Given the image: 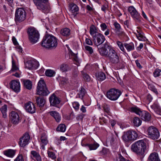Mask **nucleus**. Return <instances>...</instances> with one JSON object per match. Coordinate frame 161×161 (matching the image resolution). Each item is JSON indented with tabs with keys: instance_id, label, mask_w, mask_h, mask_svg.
I'll return each instance as SVG.
<instances>
[{
	"instance_id": "nucleus-27",
	"label": "nucleus",
	"mask_w": 161,
	"mask_h": 161,
	"mask_svg": "<svg viewBox=\"0 0 161 161\" xmlns=\"http://www.w3.org/2000/svg\"><path fill=\"white\" fill-rule=\"evenodd\" d=\"M60 33L64 36H68L70 34V30L69 29L67 28H63L61 30Z\"/></svg>"
},
{
	"instance_id": "nucleus-33",
	"label": "nucleus",
	"mask_w": 161,
	"mask_h": 161,
	"mask_svg": "<svg viewBox=\"0 0 161 161\" xmlns=\"http://www.w3.org/2000/svg\"><path fill=\"white\" fill-rule=\"evenodd\" d=\"M124 45L128 52L133 50L135 49L134 45L133 43H125L124 44Z\"/></svg>"
},
{
	"instance_id": "nucleus-49",
	"label": "nucleus",
	"mask_w": 161,
	"mask_h": 161,
	"mask_svg": "<svg viewBox=\"0 0 161 161\" xmlns=\"http://www.w3.org/2000/svg\"><path fill=\"white\" fill-rule=\"evenodd\" d=\"M85 50L88 51L90 54H92L93 53V50L92 48L88 46H85Z\"/></svg>"
},
{
	"instance_id": "nucleus-26",
	"label": "nucleus",
	"mask_w": 161,
	"mask_h": 161,
	"mask_svg": "<svg viewBox=\"0 0 161 161\" xmlns=\"http://www.w3.org/2000/svg\"><path fill=\"white\" fill-rule=\"evenodd\" d=\"M86 146L88 147L90 150H95L99 146V145L96 142L93 143L87 144Z\"/></svg>"
},
{
	"instance_id": "nucleus-55",
	"label": "nucleus",
	"mask_w": 161,
	"mask_h": 161,
	"mask_svg": "<svg viewBox=\"0 0 161 161\" xmlns=\"http://www.w3.org/2000/svg\"><path fill=\"white\" fill-rule=\"evenodd\" d=\"M72 105L73 108L76 110H78L79 109L80 105L79 103L76 102H74L73 103Z\"/></svg>"
},
{
	"instance_id": "nucleus-61",
	"label": "nucleus",
	"mask_w": 161,
	"mask_h": 161,
	"mask_svg": "<svg viewBox=\"0 0 161 161\" xmlns=\"http://www.w3.org/2000/svg\"><path fill=\"white\" fill-rule=\"evenodd\" d=\"M16 49L19 52L21 53L22 52V48L19 45H17L16 47Z\"/></svg>"
},
{
	"instance_id": "nucleus-57",
	"label": "nucleus",
	"mask_w": 161,
	"mask_h": 161,
	"mask_svg": "<svg viewBox=\"0 0 161 161\" xmlns=\"http://www.w3.org/2000/svg\"><path fill=\"white\" fill-rule=\"evenodd\" d=\"M100 27L101 30L103 31H104L106 30L107 29V26L106 25L105 23H103L100 25Z\"/></svg>"
},
{
	"instance_id": "nucleus-34",
	"label": "nucleus",
	"mask_w": 161,
	"mask_h": 161,
	"mask_svg": "<svg viewBox=\"0 0 161 161\" xmlns=\"http://www.w3.org/2000/svg\"><path fill=\"white\" fill-rule=\"evenodd\" d=\"M97 30L96 27L95 26L93 25H92L90 27V35L92 36V37L93 36H95V35L97 33Z\"/></svg>"
},
{
	"instance_id": "nucleus-29",
	"label": "nucleus",
	"mask_w": 161,
	"mask_h": 161,
	"mask_svg": "<svg viewBox=\"0 0 161 161\" xmlns=\"http://www.w3.org/2000/svg\"><path fill=\"white\" fill-rule=\"evenodd\" d=\"M36 102L38 105L42 107L45 103V100L42 97H39L36 98Z\"/></svg>"
},
{
	"instance_id": "nucleus-4",
	"label": "nucleus",
	"mask_w": 161,
	"mask_h": 161,
	"mask_svg": "<svg viewBox=\"0 0 161 161\" xmlns=\"http://www.w3.org/2000/svg\"><path fill=\"white\" fill-rule=\"evenodd\" d=\"M36 91V94L40 95L46 96L49 93L44 80H41L38 82Z\"/></svg>"
},
{
	"instance_id": "nucleus-47",
	"label": "nucleus",
	"mask_w": 161,
	"mask_h": 161,
	"mask_svg": "<svg viewBox=\"0 0 161 161\" xmlns=\"http://www.w3.org/2000/svg\"><path fill=\"white\" fill-rule=\"evenodd\" d=\"M47 154L48 157L54 160L56 158V157L55 155V154L53 152L48 151Z\"/></svg>"
},
{
	"instance_id": "nucleus-17",
	"label": "nucleus",
	"mask_w": 161,
	"mask_h": 161,
	"mask_svg": "<svg viewBox=\"0 0 161 161\" xmlns=\"http://www.w3.org/2000/svg\"><path fill=\"white\" fill-rule=\"evenodd\" d=\"M128 10L133 18L136 19H138L139 18L140 15L133 6L129 7L128 8Z\"/></svg>"
},
{
	"instance_id": "nucleus-42",
	"label": "nucleus",
	"mask_w": 161,
	"mask_h": 161,
	"mask_svg": "<svg viewBox=\"0 0 161 161\" xmlns=\"http://www.w3.org/2000/svg\"><path fill=\"white\" fill-rule=\"evenodd\" d=\"M147 84L148 88L149 89L151 90L156 94H158V92L157 89L155 88V86L154 85L149 83H147Z\"/></svg>"
},
{
	"instance_id": "nucleus-60",
	"label": "nucleus",
	"mask_w": 161,
	"mask_h": 161,
	"mask_svg": "<svg viewBox=\"0 0 161 161\" xmlns=\"http://www.w3.org/2000/svg\"><path fill=\"white\" fill-rule=\"evenodd\" d=\"M86 42L87 44L90 45H92L93 44L92 41L89 38H86Z\"/></svg>"
},
{
	"instance_id": "nucleus-59",
	"label": "nucleus",
	"mask_w": 161,
	"mask_h": 161,
	"mask_svg": "<svg viewBox=\"0 0 161 161\" xmlns=\"http://www.w3.org/2000/svg\"><path fill=\"white\" fill-rule=\"evenodd\" d=\"M108 5L107 4H105L102 6L101 9L103 11L105 12L106 10L108 9Z\"/></svg>"
},
{
	"instance_id": "nucleus-63",
	"label": "nucleus",
	"mask_w": 161,
	"mask_h": 161,
	"mask_svg": "<svg viewBox=\"0 0 161 161\" xmlns=\"http://www.w3.org/2000/svg\"><path fill=\"white\" fill-rule=\"evenodd\" d=\"M80 110L82 113H85L86 112V108L83 105L81 106Z\"/></svg>"
},
{
	"instance_id": "nucleus-6",
	"label": "nucleus",
	"mask_w": 161,
	"mask_h": 161,
	"mask_svg": "<svg viewBox=\"0 0 161 161\" xmlns=\"http://www.w3.org/2000/svg\"><path fill=\"white\" fill-rule=\"evenodd\" d=\"M122 94L121 91L118 89L112 88L107 92L106 96L111 101L117 100Z\"/></svg>"
},
{
	"instance_id": "nucleus-8",
	"label": "nucleus",
	"mask_w": 161,
	"mask_h": 161,
	"mask_svg": "<svg viewBox=\"0 0 161 161\" xmlns=\"http://www.w3.org/2000/svg\"><path fill=\"white\" fill-rule=\"evenodd\" d=\"M29 40L32 44L36 43L39 38V33L37 31L34 29H29L28 30Z\"/></svg>"
},
{
	"instance_id": "nucleus-11",
	"label": "nucleus",
	"mask_w": 161,
	"mask_h": 161,
	"mask_svg": "<svg viewBox=\"0 0 161 161\" xmlns=\"http://www.w3.org/2000/svg\"><path fill=\"white\" fill-rule=\"evenodd\" d=\"M93 42L97 46H98L103 43L105 40L104 36L102 34L97 33L93 37Z\"/></svg>"
},
{
	"instance_id": "nucleus-51",
	"label": "nucleus",
	"mask_w": 161,
	"mask_h": 161,
	"mask_svg": "<svg viewBox=\"0 0 161 161\" xmlns=\"http://www.w3.org/2000/svg\"><path fill=\"white\" fill-rule=\"evenodd\" d=\"M103 107L105 112L107 113H109V108L108 105L106 104H104L103 105Z\"/></svg>"
},
{
	"instance_id": "nucleus-32",
	"label": "nucleus",
	"mask_w": 161,
	"mask_h": 161,
	"mask_svg": "<svg viewBox=\"0 0 161 161\" xmlns=\"http://www.w3.org/2000/svg\"><path fill=\"white\" fill-rule=\"evenodd\" d=\"M24 87L26 89L31 90L32 88V84L31 81L29 80H26L23 81Z\"/></svg>"
},
{
	"instance_id": "nucleus-31",
	"label": "nucleus",
	"mask_w": 161,
	"mask_h": 161,
	"mask_svg": "<svg viewBox=\"0 0 161 161\" xmlns=\"http://www.w3.org/2000/svg\"><path fill=\"white\" fill-rule=\"evenodd\" d=\"M97 79L100 81H103L106 78L105 74L103 72H100L96 74Z\"/></svg>"
},
{
	"instance_id": "nucleus-53",
	"label": "nucleus",
	"mask_w": 161,
	"mask_h": 161,
	"mask_svg": "<svg viewBox=\"0 0 161 161\" xmlns=\"http://www.w3.org/2000/svg\"><path fill=\"white\" fill-rule=\"evenodd\" d=\"M85 89L82 88H81L79 93V97L80 98H82L85 95Z\"/></svg>"
},
{
	"instance_id": "nucleus-18",
	"label": "nucleus",
	"mask_w": 161,
	"mask_h": 161,
	"mask_svg": "<svg viewBox=\"0 0 161 161\" xmlns=\"http://www.w3.org/2000/svg\"><path fill=\"white\" fill-rule=\"evenodd\" d=\"M48 142L47 136L45 133H42L41 136L40 145L43 149H45V146L48 143Z\"/></svg>"
},
{
	"instance_id": "nucleus-3",
	"label": "nucleus",
	"mask_w": 161,
	"mask_h": 161,
	"mask_svg": "<svg viewBox=\"0 0 161 161\" xmlns=\"http://www.w3.org/2000/svg\"><path fill=\"white\" fill-rule=\"evenodd\" d=\"M42 47L47 48H55L58 45L57 38L54 36L47 34L44 37L41 43Z\"/></svg>"
},
{
	"instance_id": "nucleus-14",
	"label": "nucleus",
	"mask_w": 161,
	"mask_h": 161,
	"mask_svg": "<svg viewBox=\"0 0 161 161\" xmlns=\"http://www.w3.org/2000/svg\"><path fill=\"white\" fill-rule=\"evenodd\" d=\"M10 88L15 92H19L20 90V85L19 80H12L10 83Z\"/></svg>"
},
{
	"instance_id": "nucleus-52",
	"label": "nucleus",
	"mask_w": 161,
	"mask_h": 161,
	"mask_svg": "<svg viewBox=\"0 0 161 161\" xmlns=\"http://www.w3.org/2000/svg\"><path fill=\"white\" fill-rule=\"evenodd\" d=\"M152 108L155 111H157V110L160 109V107L156 103L153 104L152 106H151Z\"/></svg>"
},
{
	"instance_id": "nucleus-41",
	"label": "nucleus",
	"mask_w": 161,
	"mask_h": 161,
	"mask_svg": "<svg viewBox=\"0 0 161 161\" xmlns=\"http://www.w3.org/2000/svg\"><path fill=\"white\" fill-rule=\"evenodd\" d=\"M66 129V126L64 124H60L57 128V130L62 132H64Z\"/></svg>"
},
{
	"instance_id": "nucleus-64",
	"label": "nucleus",
	"mask_w": 161,
	"mask_h": 161,
	"mask_svg": "<svg viewBox=\"0 0 161 161\" xmlns=\"http://www.w3.org/2000/svg\"><path fill=\"white\" fill-rule=\"evenodd\" d=\"M135 63L136 64L137 66L140 68H142V67L140 63H139L138 60H136L135 61Z\"/></svg>"
},
{
	"instance_id": "nucleus-12",
	"label": "nucleus",
	"mask_w": 161,
	"mask_h": 161,
	"mask_svg": "<svg viewBox=\"0 0 161 161\" xmlns=\"http://www.w3.org/2000/svg\"><path fill=\"white\" fill-rule=\"evenodd\" d=\"M25 64V67L29 69H36L39 65V62L34 59L28 61Z\"/></svg>"
},
{
	"instance_id": "nucleus-62",
	"label": "nucleus",
	"mask_w": 161,
	"mask_h": 161,
	"mask_svg": "<svg viewBox=\"0 0 161 161\" xmlns=\"http://www.w3.org/2000/svg\"><path fill=\"white\" fill-rule=\"evenodd\" d=\"M12 40L13 43L14 45H18V43L17 41L16 38L14 37L13 36L12 37Z\"/></svg>"
},
{
	"instance_id": "nucleus-39",
	"label": "nucleus",
	"mask_w": 161,
	"mask_h": 161,
	"mask_svg": "<svg viewBox=\"0 0 161 161\" xmlns=\"http://www.w3.org/2000/svg\"><path fill=\"white\" fill-rule=\"evenodd\" d=\"M55 74V71L52 70L47 69L45 72V74L47 76L52 77L54 76Z\"/></svg>"
},
{
	"instance_id": "nucleus-9",
	"label": "nucleus",
	"mask_w": 161,
	"mask_h": 161,
	"mask_svg": "<svg viewBox=\"0 0 161 161\" xmlns=\"http://www.w3.org/2000/svg\"><path fill=\"white\" fill-rule=\"evenodd\" d=\"M37 8L40 10H44L48 9L49 3L48 0H33Z\"/></svg>"
},
{
	"instance_id": "nucleus-2",
	"label": "nucleus",
	"mask_w": 161,
	"mask_h": 161,
	"mask_svg": "<svg viewBox=\"0 0 161 161\" xmlns=\"http://www.w3.org/2000/svg\"><path fill=\"white\" fill-rule=\"evenodd\" d=\"M149 141L146 139L139 140L132 144L131 150L138 155L143 156L148 144Z\"/></svg>"
},
{
	"instance_id": "nucleus-44",
	"label": "nucleus",
	"mask_w": 161,
	"mask_h": 161,
	"mask_svg": "<svg viewBox=\"0 0 161 161\" xmlns=\"http://www.w3.org/2000/svg\"><path fill=\"white\" fill-rule=\"evenodd\" d=\"M83 77L84 79L87 81H89L90 80V77L86 73L84 72V70L82 72Z\"/></svg>"
},
{
	"instance_id": "nucleus-7",
	"label": "nucleus",
	"mask_w": 161,
	"mask_h": 161,
	"mask_svg": "<svg viewBox=\"0 0 161 161\" xmlns=\"http://www.w3.org/2000/svg\"><path fill=\"white\" fill-rule=\"evenodd\" d=\"M26 14L24 9L22 8H19L16 9L14 19L16 23L24 21L26 19Z\"/></svg>"
},
{
	"instance_id": "nucleus-1",
	"label": "nucleus",
	"mask_w": 161,
	"mask_h": 161,
	"mask_svg": "<svg viewBox=\"0 0 161 161\" xmlns=\"http://www.w3.org/2000/svg\"><path fill=\"white\" fill-rule=\"evenodd\" d=\"M108 50L104 48H101L99 50L100 53L102 56H105L110 62L113 64L119 63V59L116 52L111 47H107Z\"/></svg>"
},
{
	"instance_id": "nucleus-38",
	"label": "nucleus",
	"mask_w": 161,
	"mask_h": 161,
	"mask_svg": "<svg viewBox=\"0 0 161 161\" xmlns=\"http://www.w3.org/2000/svg\"><path fill=\"white\" fill-rule=\"evenodd\" d=\"M7 106L6 104L4 105L0 108L3 117L6 118L7 117Z\"/></svg>"
},
{
	"instance_id": "nucleus-37",
	"label": "nucleus",
	"mask_w": 161,
	"mask_h": 161,
	"mask_svg": "<svg viewBox=\"0 0 161 161\" xmlns=\"http://www.w3.org/2000/svg\"><path fill=\"white\" fill-rule=\"evenodd\" d=\"M115 32L119 37H123L126 36V34L121 28L119 30H115Z\"/></svg>"
},
{
	"instance_id": "nucleus-23",
	"label": "nucleus",
	"mask_w": 161,
	"mask_h": 161,
	"mask_svg": "<svg viewBox=\"0 0 161 161\" xmlns=\"http://www.w3.org/2000/svg\"><path fill=\"white\" fill-rule=\"evenodd\" d=\"M31 158L34 159H36L37 161H42L41 156L39 153L35 151H31Z\"/></svg>"
},
{
	"instance_id": "nucleus-20",
	"label": "nucleus",
	"mask_w": 161,
	"mask_h": 161,
	"mask_svg": "<svg viewBox=\"0 0 161 161\" xmlns=\"http://www.w3.org/2000/svg\"><path fill=\"white\" fill-rule=\"evenodd\" d=\"M140 116L141 117L142 119L145 121H149L151 119L150 114L148 112L145 111H142Z\"/></svg>"
},
{
	"instance_id": "nucleus-46",
	"label": "nucleus",
	"mask_w": 161,
	"mask_h": 161,
	"mask_svg": "<svg viewBox=\"0 0 161 161\" xmlns=\"http://www.w3.org/2000/svg\"><path fill=\"white\" fill-rule=\"evenodd\" d=\"M60 81L61 84L63 85H67L69 83L68 79L64 77H61Z\"/></svg>"
},
{
	"instance_id": "nucleus-13",
	"label": "nucleus",
	"mask_w": 161,
	"mask_h": 161,
	"mask_svg": "<svg viewBox=\"0 0 161 161\" xmlns=\"http://www.w3.org/2000/svg\"><path fill=\"white\" fill-rule=\"evenodd\" d=\"M30 139V136L29 134L25 133L20 138L19 142V146L22 147H24L27 145Z\"/></svg>"
},
{
	"instance_id": "nucleus-54",
	"label": "nucleus",
	"mask_w": 161,
	"mask_h": 161,
	"mask_svg": "<svg viewBox=\"0 0 161 161\" xmlns=\"http://www.w3.org/2000/svg\"><path fill=\"white\" fill-rule=\"evenodd\" d=\"M14 161H24L23 157L22 155L19 154L14 160Z\"/></svg>"
},
{
	"instance_id": "nucleus-22",
	"label": "nucleus",
	"mask_w": 161,
	"mask_h": 161,
	"mask_svg": "<svg viewBox=\"0 0 161 161\" xmlns=\"http://www.w3.org/2000/svg\"><path fill=\"white\" fill-rule=\"evenodd\" d=\"M149 161H160L157 153L154 152L151 153L149 157Z\"/></svg>"
},
{
	"instance_id": "nucleus-35",
	"label": "nucleus",
	"mask_w": 161,
	"mask_h": 161,
	"mask_svg": "<svg viewBox=\"0 0 161 161\" xmlns=\"http://www.w3.org/2000/svg\"><path fill=\"white\" fill-rule=\"evenodd\" d=\"M70 10L72 13H74L77 12L79 10L78 7L74 3H71L69 5Z\"/></svg>"
},
{
	"instance_id": "nucleus-43",
	"label": "nucleus",
	"mask_w": 161,
	"mask_h": 161,
	"mask_svg": "<svg viewBox=\"0 0 161 161\" xmlns=\"http://www.w3.org/2000/svg\"><path fill=\"white\" fill-rule=\"evenodd\" d=\"M19 69L16 66L15 62L14 60L12 61V69L10 71V73L12 72H15Z\"/></svg>"
},
{
	"instance_id": "nucleus-24",
	"label": "nucleus",
	"mask_w": 161,
	"mask_h": 161,
	"mask_svg": "<svg viewBox=\"0 0 161 161\" xmlns=\"http://www.w3.org/2000/svg\"><path fill=\"white\" fill-rule=\"evenodd\" d=\"M15 150L9 149L4 151L3 153L5 155L8 157L12 158L15 155Z\"/></svg>"
},
{
	"instance_id": "nucleus-21",
	"label": "nucleus",
	"mask_w": 161,
	"mask_h": 161,
	"mask_svg": "<svg viewBox=\"0 0 161 161\" xmlns=\"http://www.w3.org/2000/svg\"><path fill=\"white\" fill-rule=\"evenodd\" d=\"M50 115L53 117L56 122H59L61 120V117L59 113L55 111H51L49 112Z\"/></svg>"
},
{
	"instance_id": "nucleus-5",
	"label": "nucleus",
	"mask_w": 161,
	"mask_h": 161,
	"mask_svg": "<svg viewBox=\"0 0 161 161\" xmlns=\"http://www.w3.org/2000/svg\"><path fill=\"white\" fill-rule=\"evenodd\" d=\"M138 136V135L135 131L130 130L124 132L122 137L125 142H128L136 140Z\"/></svg>"
},
{
	"instance_id": "nucleus-16",
	"label": "nucleus",
	"mask_w": 161,
	"mask_h": 161,
	"mask_svg": "<svg viewBox=\"0 0 161 161\" xmlns=\"http://www.w3.org/2000/svg\"><path fill=\"white\" fill-rule=\"evenodd\" d=\"M25 108L26 111L30 113H34L36 112V108L34 104L31 102H29L25 104Z\"/></svg>"
},
{
	"instance_id": "nucleus-28",
	"label": "nucleus",
	"mask_w": 161,
	"mask_h": 161,
	"mask_svg": "<svg viewBox=\"0 0 161 161\" xmlns=\"http://www.w3.org/2000/svg\"><path fill=\"white\" fill-rule=\"evenodd\" d=\"M133 125L135 126L138 127L142 124V121L140 119L137 117H134L132 120Z\"/></svg>"
},
{
	"instance_id": "nucleus-56",
	"label": "nucleus",
	"mask_w": 161,
	"mask_h": 161,
	"mask_svg": "<svg viewBox=\"0 0 161 161\" xmlns=\"http://www.w3.org/2000/svg\"><path fill=\"white\" fill-rule=\"evenodd\" d=\"M74 63L77 66L79 65V60L76 55H75L73 58Z\"/></svg>"
},
{
	"instance_id": "nucleus-50",
	"label": "nucleus",
	"mask_w": 161,
	"mask_h": 161,
	"mask_svg": "<svg viewBox=\"0 0 161 161\" xmlns=\"http://www.w3.org/2000/svg\"><path fill=\"white\" fill-rule=\"evenodd\" d=\"M116 43L120 49L123 52H124L125 49L124 47L123 44L119 41H118L116 42Z\"/></svg>"
},
{
	"instance_id": "nucleus-40",
	"label": "nucleus",
	"mask_w": 161,
	"mask_h": 161,
	"mask_svg": "<svg viewBox=\"0 0 161 161\" xmlns=\"http://www.w3.org/2000/svg\"><path fill=\"white\" fill-rule=\"evenodd\" d=\"M60 69L63 72H66L69 70L70 68L67 64H63L60 66Z\"/></svg>"
},
{
	"instance_id": "nucleus-10",
	"label": "nucleus",
	"mask_w": 161,
	"mask_h": 161,
	"mask_svg": "<svg viewBox=\"0 0 161 161\" xmlns=\"http://www.w3.org/2000/svg\"><path fill=\"white\" fill-rule=\"evenodd\" d=\"M147 135L149 137L153 140L158 139L160 136L158 130L155 127L151 126L148 128Z\"/></svg>"
},
{
	"instance_id": "nucleus-48",
	"label": "nucleus",
	"mask_w": 161,
	"mask_h": 161,
	"mask_svg": "<svg viewBox=\"0 0 161 161\" xmlns=\"http://www.w3.org/2000/svg\"><path fill=\"white\" fill-rule=\"evenodd\" d=\"M115 161H129L128 160H126L122 155L119 154L117 156Z\"/></svg>"
},
{
	"instance_id": "nucleus-30",
	"label": "nucleus",
	"mask_w": 161,
	"mask_h": 161,
	"mask_svg": "<svg viewBox=\"0 0 161 161\" xmlns=\"http://www.w3.org/2000/svg\"><path fill=\"white\" fill-rule=\"evenodd\" d=\"M136 35L137 39L140 41H145L147 40L146 37L144 36L143 33L142 32L137 31V33L136 34Z\"/></svg>"
},
{
	"instance_id": "nucleus-45",
	"label": "nucleus",
	"mask_w": 161,
	"mask_h": 161,
	"mask_svg": "<svg viewBox=\"0 0 161 161\" xmlns=\"http://www.w3.org/2000/svg\"><path fill=\"white\" fill-rule=\"evenodd\" d=\"M153 74L155 77L159 76H161V70L158 69H156L154 72Z\"/></svg>"
},
{
	"instance_id": "nucleus-36",
	"label": "nucleus",
	"mask_w": 161,
	"mask_h": 161,
	"mask_svg": "<svg viewBox=\"0 0 161 161\" xmlns=\"http://www.w3.org/2000/svg\"><path fill=\"white\" fill-rule=\"evenodd\" d=\"M99 154L101 156H108L109 155L110 152L108 149L106 148H103L102 150L99 152Z\"/></svg>"
},
{
	"instance_id": "nucleus-15",
	"label": "nucleus",
	"mask_w": 161,
	"mask_h": 161,
	"mask_svg": "<svg viewBox=\"0 0 161 161\" xmlns=\"http://www.w3.org/2000/svg\"><path fill=\"white\" fill-rule=\"evenodd\" d=\"M10 118L12 122L14 124H17L19 123V117L18 114L14 111H12L9 114Z\"/></svg>"
},
{
	"instance_id": "nucleus-19",
	"label": "nucleus",
	"mask_w": 161,
	"mask_h": 161,
	"mask_svg": "<svg viewBox=\"0 0 161 161\" xmlns=\"http://www.w3.org/2000/svg\"><path fill=\"white\" fill-rule=\"evenodd\" d=\"M49 101L51 105L55 106L59 104L60 102L59 99L54 94L52 95L50 97Z\"/></svg>"
},
{
	"instance_id": "nucleus-58",
	"label": "nucleus",
	"mask_w": 161,
	"mask_h": 161,
	"mask_svg": "<svg viewBox=\"0 0 161 161\" xmlns=\"http://www.w3.org/2000/svg\"><path fill=\"white\" fill-rule=\"evenodd\" d=\"M114 25L116 29V30H119L121 29V26L120 24L118 22H115L114 24Z\"/></svg>"
},
{
	"instance_id": "nucleus-25",
	"label": "nucleus",
	"mask_w": 161,
	"mask_h": 161,
	"mask_svg": "<svg viewBox=\"0 0 161 161\" xmlns=\"http://www.w3.org/2000/svg\"><path fill=\"white\" fill-rule=\"evenodd\" d=\"M129 111L131 112L135 113L139 116L141 115V114L142 111L140 108L136 106H134L130 108Z\"/></svg>"
}]
</instances>
